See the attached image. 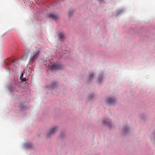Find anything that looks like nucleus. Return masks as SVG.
I'll list each match as a JSON object with an SVG mask.
<instances>
[{"mask_svg":"<svg viewBox=\"0 0 155 155\" xmlns=\"http://www.w3.org/2000/svg\"><path fill=\"white\" fill-rule=\"evenodd\" d=\"M64 36V34L63 33H60L59 34L58 38L62 40V39L63 37Z\"/></svg>","mask_w":155,"mask_h":155,"instance_id":"0eeeda50","label":"nucleus"},{"mask_svg":"<svg viewBox=\"0 0 155 155\" xmlns=\"http://www.w3.org/2000/svg\"><path fill=\"white\" fill-rule=\"evenodd\" d=\"M104 123H105L104 121Z\"/></svg>","mask_w":155,"mask_h":155,"instance_id":"f8f14e48","label":"nucleus"},{"mask_svg":"<svg viewBox=\"0 0 155 155\" xmlns=\"http://www.w3.org/2000/svg\"><path fill=\"white\" fill-rule=\"evenodd\" d=\"M58 128L56 127H55L51 129L48 132L47 134L48 137H49L52 134H54L55 132L57 130Z\"/></svg>","mask_w":155,"mask_h":155,"instance_id":"7ed1b4c3","label":"nucleus"},{"mask_svg":"<svg viewBox=\"0 0 155 155\" xmlns=\"http://www.w3.org/2000/svg\"><path fill=\"white\" fill-rule=\"evenodd\" d=\"M116 101V100L114 98H109L107 99V102L110 104H114Z\"/></svg>","mask_w":155,"mask_h":155,"instance_id":"39448f33","label":"nucleus"},{"mask_svg":"<svg viewBox=\"0 0 155 155\" xmlns=\"http://www.w3.org/2000/svg\"><path fill=\"white\" fill-rule=\"evenodd\" d=\"M63 68L62 66L59 65L55 63H54L51 65L50 68L52 70L61 69Z\"/></svg>","mask_w":155,"mask_h":155,"instance_id":"f03ea898","label":"nucleus"},{"mask_svg":"<svg viewBox=\"0 0 155 155\" xmlns=\"http://www.w3.org/2000/svg\"><path fill=\"white\" fill-rule=\"evenodd\" d=\"M93 74L91 73L89 75V79L90 80H91V79L93 78Z\"/></svg>","mask_w":155,"mask_h":155,"instance_id":"1a4fd4ad","label":"nucleus"},{"mask_svg":"<svg viewBox=\"0 0 155 155\" xmlns=\"http://www.w3.org/2000/svg\"><path fill=\"white\" fill-rule=\"evenodd\" d=\"M47 17L54 20H56L58 18V16L53 13H50L47 15Z\"/></svg>","mask_w":155,"mask_h":155,"instance_id":"20e7f679","label":"nucleus"},{"mask_svg":"<svg viewBox=\"0 0 155 155\" xmlns=\"http://www.w3.org/2000/svg\"><path fill=\"white\" fill-rule=\"evenodd\" d=\"M25 146L27 148H30L31 147V145L30 144H26Z\"/></svg>","mask_w":155,"mask_h":155,"instance_id":"6e6552de","label":"nucleus"},{"mask_svg":"<svg viewBox=\"0 0 155 155\" xmlns=\"http://www.w3.org/2000/svg\"><path fill=\"white\" fill-rule=\"evenodd\" d=\"M101 78H102V77L101 76H99V78H98V80L99 81L100 80V79H101Z\"/></svg>","mask_w":155,"mask_h":155,"instance_id":"9b49d317","label":"nucleus"},{"mask_svg":"<svg viewBox=\"0 0 155 155\" xmlns=\"http://www.w3.org/2000/svg\"><path fill=\"white\" fill-rule=\"evenodd\" d=\"M28 53H25L23 54V55L21 57L22 59L23 60H26L28 58Z\"/></svg>","mask_w":155,"mask_h":155,"instance_id":"423d86ee","label":"nucleus"},{"mask_svg":"<svg viewBox=\"0 0 155 155\" xmlns=\"http://www.w3.org/2000/svg\"><path fill=\"white\" fill-rule=\"evenodd\" d=\"M21 81L23 82H25L26 80V79L25 78H23L21 80Z\"/></svg>","mask_w":155,"mask_h":155,"instance_id":"9d476101","label":"nucleus"},{"mask_svg":"<svg viewBox=\"0 0 155 155\" xmlns=\"http://www.w3.org/2000/svg\"><path fill=\"white\" fill-rule=\"evenodd\" d=\"M40 52V50L37 48H36L35 51L31 54L29 63L32 64L34 63L38 56Z\"/></svg>","mask_w":155,"mask_h":155,"instance_id":"f257e3e1","label":"nucleus"}]
</instances>
